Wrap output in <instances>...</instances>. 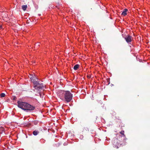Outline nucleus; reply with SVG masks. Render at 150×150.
Wrapping results in <instances>:
<instances>
[{
    "label": "nucleus",
    "mask_w": 150,
    "mask_h": 150,
    "mask_svg": "<svg viewBox=\"0 0 150 150\" xmlns=\"http://www.w3.org/2000/svg\"><path fill=\"white\" fill-rule=\"evenodd\" d=\"M0 28H2V26H0Z\"/></svg>",
    "instance_id": "a211bd4d"
},
{
    "label": "nucleus",
    "mask_w": 150,
    "mask_h": 150,
    "mask_svg": "<svg viewBox=\"0 0 150 150\" xmlns=\"http://www.w3.org/2000/svg\"><path fill=\"white\" fill-rule=\"evenodd\" d=\"M33 91H35V90H33Z\"/></svg>",
    "instance_id": "aec40b11"
},
{
    "label": "nucleus",
    "mask_w": 150,
    "mask_h": 150,
    "mask_svg": "<svg viewBox=\"0 0 150 150\" xmlns=\"http://www.w3.org/2000/svg\"><path fill=\"white\" fill-rule=\"evenodd\" d=\"M4 130V129L2 127H0V133L2 132Z\"/></svg>",
    "instance_id": "9b49d317"
},
{
    "label": "nucleus",
    "mask_w": 150,
    "mask_h": 150,
    "mask_svg": "<svg viewBox=\"0 0 150 150\" xmlns=\"http://www.w3.org/2000/svg\"><path fill=\"white\" fill-rule=\"evenodd\" d=\"M27 5H23L22 6V8L23 11L26 10L27 8Z\"/></svg>",
    "instance_id": "9d476101"
},
{
    "label": "nucleus",
    "mask_w": 150,
    "mask_h": 150,
    "mask_svg": "<svg viewBox=\"0 0 150 150\" xmlns=\"http://www.w3.org/2000/svg\"><path fill=\"white\" fill-rule=\"evenodd\" d=\"M17 103L18 106V107L27 112L33 110L35 109V107L34 106L26 103L21 102L19 101H18Z\"/></svg>",
    "instance_id": "f257e3e1"
},
{
    "label": "nucleus",
    "mask_w": 150,
    "mask_h": 150,
    "mask_svg": "<svg viewBox=\"0 0 150 150\" xmlns=\"http://www.w3.org/2000/svg\"><path fill=\"white\" fill-rule=\"evenodd\" d=\"M59 83L60 85H63V83L61 81V80L60 79L59 80Z\"/></svg>",
    "instance_id": "dca6fc26"
},
{
    "label": "nucleus",
    "mask_w": 150,
    "mask_h": 150,
    "mask_svg": "<svg viewBox=\"0 0 150 150\" xmlns=\"http://www.w3.org/2000/svg\"><path fill=\"white\" fill-rule=\"evenodd\" d=\"M125 39L126 42L129 43L130 42L132 41V38L131 36L128 35L125 38Z\"/></svg>",
    "instance_id": "423d86ee"
},
{
    "label": "nucleus",
    "mask_w": 150,
    "mask_h": 150,
    "mask_svg": "<svg viewBox=\"0 0 150 150\" xmlns=\"http://www.w3.org/2000/svg\"><path fill=\"white\" fill-rule=\"evenodd\" d=\"M79 65L78 64L75 65L74 67V69L75 70H76L79 68Z\"/></svg>",
    "instance_id": "1a4fd4ad"
},
{
    "label": "nucleus",
    "mask_w": 150,
    "mask_h": 150,
    "mask_svg": "<svg viewBox=\"0 0 150 150\" xmlns=\"http://www.w3.org/2000/svg\"><path fill=\"white\" fill-rule=\"evenodd\" d=\"M72 94L69 91H66L64 94L65 100L67 102H69L72 98Z\"/></svg>",
    "instance_id": "7ed1b4c3"
},
{
    "label": "nucleus",
    "mask_w": 150,
    "mask_h": 150,
    "mask_svg": "<svg viewBox=\"0 0 150 150\" xmlns=\"http://www.w3.org/2000/svg\"><path fill=\"white\" fill-rule=\"evenodd\" d=\"M17 98L16 96H13L12 98V100H16Z\"/></svg>",
    "instance_id": "2eb2a0df"
},
{
    "label": "nucleus",
    "mask_w": 150,
    "mask_h": 150,
    "mask_svg": "<svg viewBox=\"0 0 150 150\" xmlns=\"http://www.w3.org/2000/svg\"><path fill=\"white\" fill-rule=\"evenodd\" d=\"M39 43H37L35 45L36 46L38 45H38H39Z\"/></svg>",
    "instance_id": "f3484780"
},
{
    "label": "nucleus",
    "mask_w": 150,
    "mask_h": 150,
    "mask_svg": "<svg viewBox=\"0 0 150 150\" xmlns=\"http://www.w3.org/2000/svg\"><path fill=\"white\" fill-rule=\"evenodd\" d=\"M64 92V91L61 90H59L57 92V96L61 99L63 98V95Z\"/></svg>",
    "instance_id": "39448f33"
},
{
    "label": "nucleus",
    "mask_w": 150,
    "mask_h": 150,
    "mask_svg": "<svg viewBox=\"0 0 150 150\" xmlns=\"http://www.w3.org/2000/svg\"><path fill=\"white\" fill-rule=\"evenodd\" d=\"M112 142L113 146L117 149L118 148L119 146L120 143V141L117 139H115Z\"/></svg>",
    "instance_id": "20e7f679"
},
{
    "label": "nucleus",
    "mask_w": 150,
    "mask_h": 150,
    "mask_svg": "<svg viewBox=\"0 0 150 150\" xmlns=\"http://www.w3.org/2000/svg\"><path fill=\"white\" fill-rule=\"evenodd\" d=\"M31 81L34 84V88L35 89L39 90L40 89H42L44 88L45 86L42 83L35 80V79H32Z\"/></svg>",
    "instance_id": "f03ea898"
},
{
    "label": "nucleus",
    "mask_w": 150,
    "mask_h": 150,
    "mask_svg": "<svg viewBox=\"0 0 150 150\" xmlns=\"http://www.w3.org/2000/svg\"><path fill=\"white\" fill-rule=\"evenodd\" d=\"M127 9L126 8H125L123 12H122L121 14L122 15L125 16L127 15Z\"/></svg>",
    "instance_id": "0eeeda50"
},
{
    "label": "nucleus",
    "mask_w": 150,
    "mask_h": 150,
    "mask_svg": "<svg viewBox=\"0 0 150 150\" xmlns=\"http://www.w3.org/2000/svg\"><path fill=\"white\" fill-rule=\"evenodd\" d=\"M39 133V132L36 130L34 131L33 132V134L35 136L37 135Z\"/></svg>",
    "instance_id": "6e6552de"
},
{
    "label": "nucleus",
    "mask_w": 150,
    "mask_h": 150,
    "mask_svg": "<svg viewBox=\"0 0 150 150\" xmlns=\"http://www.w3.org/2000/svg\"><path fill=\"white\" fill-rule=\"evenodd\" d=\"M30 78L31 79V80L32 79H35H35L36 78L35 77V76H33V75H30Z\"/></svg>",
    "instance_id": "ddd939ff"
},
{
    "label": "nucleus",
    "mask_w": 150,
    "mask_h": 150,
    "mask_svg": "<svg viewBox=\"0 0 150 150\" xmlns=\"http://www.w3.org/2000/svg\"><path fill=\"white\" fill-rule=\"evenodd\" d=\"M120 133L123 135V136H125V135L124 134V131H122L121 132H120Z\"/></svg>",
    "instance_id": "4468645a"
},
{
    "label": "nucleus",
    "mask_w": 150,
    "mask_h": 150,
    "mask_svg": "<svg viewBox=\"0 0 150 150\" xmlns=\"http://www.w3.org/2000/svg\"><path fill=\"white\" fill-rule=\"evenodd\" d=\"M5 96V94L4 93H1L0 94L1 97V98L4 97Z\"/></svg>",
    "instance_id": "f8f14e48"
},
{
    "label": "nucleus",
    "mask_w": 150,
    "mask_h": 150,
    "mask_svg": "<svg viewBox=\"0 0 150 150\" xmlns=\"http://www.w3.org/2000/svg\"><path fill=\"white\" fill-rule=\"evenodd\" d=\"M40 95V93H39Z\"/></svg>",
    "instance_id": "6ab92c4d"
}]
</instances>
